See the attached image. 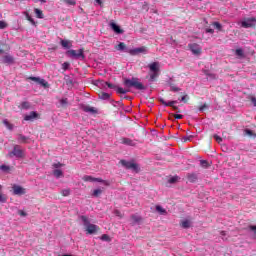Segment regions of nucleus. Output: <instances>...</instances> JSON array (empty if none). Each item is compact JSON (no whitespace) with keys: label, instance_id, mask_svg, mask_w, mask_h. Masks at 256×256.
<instances>
[{"label":"nucleus","instance_id":"f257e3e1","mask_svg":"<svg viewBox=\"0 0 256 256\" xmlns=\"http://www.w3.org/2000/svg\"><path fill=\"white\" fill-rule=\"evenodd\" d=\"M104 85H107L109 89H115L116 93L118 95H126V93H129L131 90V87H134V89H137V91H145V85L139 81V78L133 77L132 79L124 78L123 79V85L127 89H123L122 87H117L115 84H111L109 82H104Z\"/></svg>","mask_w":256,"mask_h":256},{"label":"nucleus","instance_id":"f03ea898","mask_svg":"<svg viewBox=\"0 0 256 256\" xmlns=\"http://www.w3.org/2000/svg\"><path fill=\"white\" fill-rule=\"evenodd\" d=\"M81 220L87 235H97V233L101 231V228L98 225L91 223L89 217L81 216Z\"/></svg>","mask_w":256,"mask_h":256},{"label":"nucleus","instance_id":"7ed1b4c3","mask_svg":"<svg viewBox=\"0 0 256 256\" xmlns=\"http://www.w3.org/2000/svg\"><path fill=\"white\" fill-rule=\"evenodd\" d=\"M148 75L150 77V81H155L157 77H159V73L161 71V65L159 62H153L148 65Z\"/></svg>","mask_w":256,"mask_h":256},{"label":"nucleus","instance_id":"20e7f679","mask_svg":"<svg viewBox=\"0 0 256 256\" xmlns=\"http://www.w3.org/2000/svg\"><path fill=\"white\" fill-rule=\"evenodd\" d=\"M7 157H17V159H23L25 157V150L20 145H14L12 151L7 154Z\"/></svg>","mask_w":256,"mask_h":256},{"label":"nucleus","instance_id":"39448f33","mask_svg":"<svg viewBox=\"0 0 256 256\" xmlns=\"http://www.w3.org/2000/svg\"><path fill=\"white\" fill-rule=\"evenodd\" d=\"M66 55H69L72 59H85V50L83 48L79 50H68Z\"/></svg>","mask_w":256,"mask_h":256},{"label":"nucleus","instance_id":"423d86ee","mask_svg":"<svg viewBox=\"0 0 256 256\" xmlns=\"http://www.w3.org/2000/svg\"><path fill=\"white\" fill-rule=\"evenodd\" d=\"M120 163L126 169H131L132 171H139V165H137V163H135V162L120 160Z\"/></svg>","mask_w":256,"mask_h":256},{"label":"nucleus","instance_id":"0eeeda50","mask_svg":"<svg viewBox=\"0 0 256 256\" xmlns=\"http://www.w3.org/2000/svg\"><path fill=\"white\" fill-rule=\"evenodd\" d=\"M188 49H190L193 55H201L203 53V48L197 43L188 44Z\"/></svg>","mask_w":256,"mask_h":256},{"label":"nucleus","instance_id":"6e6552de","mask_svg":"<svg viewBox=\"0 0 256 256\" xmlns=\"http://www.w3.org/2000/svg\"><path fill=\"white\" fill-rule=\"evenodd\" d=\"M256 18H247L241 23V26L244 27V29H249L250 27H255Z\"/></svg>","mask_w":256,"mask_h":256},{"label":"nucleus","instance_id":"1a4fd4ad","mask_svg":"<svg viewBox=\"0 0 256 256\" xmlns=\"http://www.w3.org/2000/svg\"><path fill=\"white\" fill-rule=\"evenodd\" d=\"M28 79L30 81H34L35 83H37L38 85H41L42 87H49V82L45 81V79H41L39 77H35V76H30L28 77Z\"/></svg>","mask_w":256,"mask_h":256},{"label":"nucleus","instance_id":"9d476101","mask_svg":"<svg viewBox=\"0 0 256 256\" xmlns=\"http://www.w3.org/2000/svg\"><path fill=\"white\" fill-rule=\"evenodd\" d=\"M1 63L4 65H13L15 63V58L9 54L1 57Z\"/></svg>","mask_w":256,"mask_h":256},{"label":"nucleus","instance_id":"9b49d317","mask_svg":"<svg viewBox=\"0 0 256 256\" xmlns=\"http://www.w3.org/2000/svg\"><path fill=\"white\" fill-rule=\"evenodd\" d=\"M128 53L130 55H139L140 53H147V47L146 46H142V47H139V48H134V49H130L128 51Z\"/></svg>","mask_w":256,"mask_h":256},{"label":"nucleus","instance_id":"f8f14e48","mask_svg":"<svg viewBox=\"0 0 256 256\" xmlns=\"http://www.w3.org/2000/svg\"><path fill=\"white\" fill-rule=\"evenodd\" d=\"M12 189H13L14 195H25V193H26L25 188H23L19 185H14L12 187Z\"/></svg>","mask_w":256,"mask_h":256},{"label":"nucleus","instance_id":"ddd939ff","mask_svg":"<svg viewBox=\"0 0 256 256\" xmlns=\"http://www.w3.org/2000/svg\"><path fill=\"white\" fill-rule=\"evenodd\" d=\"M39 117V113L32 111L24 117V121H33Z\"/></svg>","mask_w":256,"mask_h":256},{"label":"nucleus","instance_id":"4468645a","mask_svg":"<svg viewBox=\"0 0 256 256\" xmlns=\"http://www.w3.org/2000/svg\"><path fill=\"white\" fill-rule=\"evenodd\" d=\"M122 145H128L129 147H135V142L129 138L122 137L120 138Z\"/></svg>","mask_w":256,"mask_h":256},{"label":"nucleus","instance_id":"2eb2a0df","mask_svg":"<svg viewBox=\"0 0 256 256\" xmlns=\"http://www.w3.org/2000/svg\"><path fill=\"white\" fill-rule=\"evenodd\" d=\"M110 27L115 33H118V35L123 33V29H121L119 25L115 24V22H110Z\"/></svg>","mask_w":256,"mask_h":256},{"label":"nucleus","instance_id":"dca6fc26","mask_svg":"<svg viewBox=\"0 0 256 256\" xmlns=\"http://www.w3.org/2000/svg\"><path fill=\"white\" fill-rule=\"evenodd\" d=\"M82 110L85 113H92V115H95V113H97V109L95 107H91V106H83Z\"/></svg>","mask_w":256,"mask_h":256},{"label":"nucleus","instance_id":"f3484780","mask_svg":"<svg viewBox=\"0 0 256 256\" xmlns=\"http://www.w3.org/2000/svg\"><path fill=\"white\" fill-rule=\"evenodd\" d=\"M159 101L162 103V105H164V107H174L175 104H177V101L166 102L163 98H160Z\"/></svg>","mask_w":256,"mask_h":256},{"label":"nucleus","instance_id":"a211bd4d","mask_svg":"<svg viewBox=\"0 0 256 256\" xmlns=\"http://www.w3.org/2000/svg\"><path fill=\"white\" fill-rule=\"evenodd\" d=\"M60 44L62 45V47H64V49H71V47L73 46L71 44V41L69 40H61Z\"/></svg>","mask_w":256,"mask_h":256},{"label":"nucleus","instance_id":"6ab92c4d","mask_svg":"<svg viewBox=\"0 0 256 256\" xmlns=\"http://www.w3.org/2000/svg\"><path fill=\"white\" fill-rule=\"evenodd\" d=\"M29 141V137L24 136L23 134H18V143H27Z\"/></svg>","mask_w":256,"mask_h":256},{"label":"nucleus","instance_id":"aec40b11","mask_svg":"<svg viewBox=\"0 0 256 256\" xmlns=\"http://www.w3.org/2000/svg\"><path fill=\"white\" fill-rule=\"evenodd\" d=\"M34 13H35L37 19H44V17H45L43 15V11L41 9H38V8L34 9Z\"/></svg>","mask_w":256,"mask_h":256},{"label":"nucleus","instance_id":"412c9836","mask_svg":"<svg viewBox=\"0 0 256 256\" xmlns=\"http://www.w3.org/2000/svg\"><path fill=\"white\" fill-rule=\"evenodd\" d=\"M97 183H103V185H106V187H109V185H111V182H109V180H103L102 178H94V182Z\"/></svg>","mask_w":256,"mask_h":256},{"label":"nucleus","instance_id":"4be33fe9","mask_svg":"<svg viewBox=\"0 0 256 256\" xmlns=\"http://www.w3.org/2000/svg\"><path fill=\"white\" fill-rule=\"evenodd\" d=\"M187 179L188 181H190V183H195V181H197V174L195 173L188 174Z\"/></svg>","mask_w":256,"mask_h":256},{"label":"nucleus","instance_id":"5701e85b","mask_svg":"<svg viewBox=\"0 0 256 256\" xmlns=\"http://www.w3.org/2000/svg\"><path fill=\"white\" fill-rule=\"evenodd\" d=\"M180 95H181L180 101H182L183 103H188L189 95H187V93L185 92H181Z\"/></svg>","mask_w":256,"mask_h":256},{"label":"nucleus","instance_id":"b1692460","mask_svg":"<svg viewBox=\"0 0 256 256\" xmlns=\"http://www.w3.org/2000/svg\"><path fill=\"white\" fill-rule=\"evenodd\" d=\"M83 181H85L86 183L87 182H90V183H93V182H95V177H93V176H89V175H85V176H83Z\"/></svg>","mask_w":256,"mask_h":256},{"label":"nucleus","instance_id":"393cba45","mask_svg":"<svg viewBox=\"0 0 256 256\" xmlns=\"http://www.w3.org/2000/svg\"><path fill=\"white\" fill-rule=\"evenodd\" d=\"M156 211L160 214V215H167V210H165V208L157 205L156 206Z\"/></svg>","mask_w":256,"mask_h":256},{"label":"nucleus","instance_id":"a878e982","mask_svg":"<svg viewBox=\"0 0 256 256\" xmlns=\"http://www.w3.org/2000/svg\"><path fill=\"white\" fill-rule=\"evenodd\" d=\"M53 175H54V177L59 179L60 177H63V171L60 170V169H56V170L53 171Z\"/></svg>","mask_w":256,"mask_h":256},{"label":"nucleus","instance_id":"bb28decb","mask_svg":"<svg viewBox=\"0 0 256 256\" xmlns=\"http://www.w3.org/2000/svg\"><path fill=\"white\" fill-rule=\"evenodd\" d=\"M126 45H125V43L124 42H120L117 46H115V49L117 50V51H124V49H126Z\"/></svg>","mask_w":256,"mask_h":256},{"label":"nucleus","instance_id":"cd10ccee","mask_svg":"<svg viewBox=\"0 0 256 256\" xmlns=\"http://www.w3.org/2000/svg\"><path fill=\"white\" fill-rule=\"evenodd\" d=\"M20 109H31V104L27 101H24L21 103V105L19 106Z\"/></svg>","mask_w":256,"mask_h":256},{"label":"nucleus","instance_id":"c85d7f7f","mask_svg":"<svg viewBox=\"0 0 256 256\" xmlns=\"http://www.w3.org/2000/svg\"><path fill=\"white\" fill-rule=\"evenodd\" d=\"M5 51H9V46L7 44H0V55L5 53Z\"/></svg>","mask_w":256,"mask_h":256},{"label":"nucleus","instance_id":"c756f323","mask_svg":"<svg viewBox=\"0 0 256 256\" xmlns=\"http://www.w3.org/2000/svg\"><path fill=\"white\" fill-rule=\"evenodd\" d=\"M61 195L62 197H69V195H71V189L67 188V189L61 190Z\"/></svg>","mask_w":256,"mask_h":256},{"label":"nucleus","instance_id":"7c9ffc66","mask_svg":"<svg viewBox=\"0 0 256 256\" xmlns=\"http://www.w3.org/2000/svg\"><path fill=\"white\" fill-rule=\"evenodd\" d=\"M181 227H183V229H189V227H191V222L189 220H184L181 223Z\"/></svg>","mask_w":256,"mask_h":256},{"label":"nucleus","instance_id":"2f4dec72","mask_svg":"<svg viewBox=\"0 0 256 256\" xmlns=\"http://www.w3.org/2000/svg\"><path fill=\"white\" fill-rule=\"evenodd\" d=\"M3 125H5L9 131L13 130V124H11L7 119L3 120Z\"/></svg>","mask_w":256,"mask_h":256},{"label":"nucleus","instance_id":"473e14b6","mask_svg":"<svg viewBox=\"0 0 256 256\" xmlns=\"http://www.w3.org/2000/svg\"><path fill=\"white\" fill-rule=\"evenodd\" d=\"M212 25H213V27H215V29H217L218 31H221V29H223V26H222L221 23H219V22H213Z\"/></svg>","mask_w":256,"mask_h":256},{"label":"nucleus","instance_id":"72a5a7b5","mask_svg":"<svg viewBox=\"0 0 256 256\" xmlns=\"http://www.w3.org/2000/svg\"><path fill=\"white\" fill-rule=\"evenodd\" d=\"M101 193H103V190L101 189H95L92 193L93 197H99V195H101Z\"/></svg>","mask_w":256,"mask_h":256},{"label":"nucleus","instance_id":"f704fd0d","mask_svg":"<svg viewBox=\"0 0 256 256\" xmlns=\"http://www.w3.org/2000/svg\"><path fill=\"white\" fill-rule=\"evenodd\" d=\"M244 133H245V135H248V137H255L254 132L250 129H245Z\"/></svg>","mask_w":256,"mask_h":256},{"label":"nucleus","instance_id":"c9c22d12","mask_svg":"<svg viewBox=\"0 0 256 256\" xmlns=\"http://www.w3.org/2000/svg\"><path fill=\"white\" fill-rule=\"evenodd\" d=\"M200 165L201 167H203L204 169H207V167H209V162L207 160H201L200 161Z\"/></svg>","mask_w":256,"mask_h":256},{"label":"nucleus","instance_id":"e433bc0d","mask_svg":"<svg viewBox=\"0 0 256 256\" xmlns=\"http://www.w3.org/2000/svg\"><path fill=\"white\" fill-rule=\"evenodd\" d=\"M64 2L66 3V5H77V0H64Z\"/></svg>","mask_w":256,"mask_h":256},{"label":"nucleus","instance_id":"4c0bfd02","mask_svg":"<svg viewBox=\"0 0 256 256\" xmlns=\"http://www.w3.org/2000/svg\"><path fill=\"white\" fill-rule=\"evenodd\" d=\"M10 169H11V168H10L9 166H7V165H1V166H0V170H1V171H4V173L9 172Z\"/></svg>","mask_w":256,"mask_h":256},{"label":"nucleus","instance_id":"58836bf2","mask_svg":"<svg viewBox=\"0 0 256 256\" xmlns=\"http://www.w3.org/2000/svg\"><path fill=\"white\" fill-rule=\"evenodd\" d=\"M131 219L134 223H139V221H141V217L137 216V215H132Z\"/></svg>","mask_w":256,"mask_h":256},{"label":"nucleus","instance_id":"ea45409f","mask_svg":"<svg viewBox=\"0 0 256 256\" xmlns=\"http://www.w3.org/2000/svg\"><path fill=\"white\" fill-rule=\"evenodd\" d=\"M170 90L173 91L174 93H177V92L181 91V88H179L175 85H171Z\"/></svg>","mask_w":256,"mask_h":256},{"label":"nucleus","instance_id":"a19ab883","mask_svg":"<svg viewBox=\"0 0 256 256\" xmlns=\"http://www.w3.org/2000/svg\"><path fill=\"white\" fill-rule=\"evenodd\" d=\"M178 179H179L178 176H173V177H171V178L168 180V183H171V184L177 183Z\"/></svg>","mask_w":256,"mask_h":256},{"label":"nucleus","instance_id":"79ce46f5","mask_svg":"<svg viewBox=\"0 0 256 256\" xmlns=\"http://www.w3.org/2000/svg\"><path fill=\"white\" fill-rule=\"evenodd\" d=\"M208 105H207V103H204L203 105H201L199 108H198V111H201V112H203V111H205V109H208Z\"/></svg>","mask_w":256,"mask_h":256},{"label":"nucleus","instance_id":"37998d69","mask_svg":"<svg viewBox=\"0 0 256 256\" xmlns=\"http://www.w3.org/2000/svg\"><path fill=\"white\" fill-rule=\"evenodd\" d=\"M213 137H214L215 141H217V143H222L223 138H221L219 135L214 134Z\"/></svg>","mask_w":256,"mask_h":256},{"label":"nucleus","instance_id":"c03bdc74","mask_svg":"<svg viewBox=\"0 0 256 256\" xmlns=\"http://www.w3.org/2000/svg\"><path fill=\"white\" fill-rule=\"evenodd\" d=\"M26 19H27V21L32 23V25H35V20L29 14H26Z\"/></svg>","mask_w":256,"mask_h":256},{"label":"nucleus","instance_id":"a18cd8bd","mask_svg":"<svg viewBox=\"0 0 256 256\" xmlns=\"http://www.w3.org/2000/svg\"><path fill=\"white\" fill-rule=\"evenodd\" d=\"M101 240H102V241H111V238L109 237V235L103 234V235L101 236Z\"/></svg>","mask_w":256,"mask_h":256},{"label":"nucleus","instance_id":"49530a36","mask_svg":"<svg viewBox=\"0 0 256 256\" xmlns=\"http://www.w3.org/2000/svg\"><path fill=\"white\" fill-rule=\"evenodd\" d=\"M101 99H109V97H111V95H109V93H105L103 92L101 95H100Z\"/></svg>","mask_w":256,"mask_h":256},{"label":"nucleus","instance_id":"de8ad7c7","mask_svg":"<svg viewBox=\"0 0 256 256\" xmlns=\"http://www.w3.org/2000/svg\"><path fill=\"white\" fill-rule=\"evenodd\" d=\"M7 201V197L0 193V203H5Z\"/></svg>","mask_w":256,"mask_h":256},{"label":"nucleus","instance_id":"09e8293b","mask_svg":"<svg viewBox=\"0 0 256 256\" xmlns=\"http://www.w3.org/2000/svg\"><path fill=\"white\" fill-rule=\"evenodd\" d=\"M236 55L238 57H243V49H236Z\"/></svg>","mask_w":256,"mask_h":256},{"label":"nucleus","instance_id":"8fccbe9b","mask_svg":"<svg viewBox=\"0 0 256 256\" xmlns=\"http://www.w3.org/2000/svg\"><path fill=\"white\" fill-rule=\"evenodd\" d=\"M69 62H64L63 64H62V69H64V71H67V69H69Z\"/></svg>","mask_w":256,"mask_h":256},{"label":"nucleus","instance_id":"3c124183","mask_svg":"<svg viewBox=\"0 0 256 256\" xmlns=\"http://www.w3.org/2000/svg\"><path fill=\"white\" fill-rule=\"evenodd\" d=\"M18 215H20V217H27V212L23 210H18Z\"/></svg>","mask_w":256,"mask_h":256},{"label":"nucleus","instance_id":"603ef678","mask_svg":"<svg viewBox=\"0 0 256 256\" xmlns=\"http://www.w3.org/2000/svg\"><path fill=\"white\" fill-rule=\"evenodd\" d=\"M52 167H54V169H59V167H63V164H61L60 162H57V163H54Z\"/></svg>","mask_w":256,"mask_h":256},{"label":"nucleus","instance_id":"864d4df0","mask_svg":"<svg viewBox=\"0 0 256 256\" xmlns=\"http://www.w3.org/2000/svg\"><path fill=\"white\" fill-rule=\"evenodd\" d=\"M7 27V23L5 21H0V29H5Z\"/></svg>","mask_w":256,"mask_h":256},{"label":"nucleus","instance_id":"5fc2aeb1","mask_svg":"<svg viewBox=\"0 0 256 256\" xmlns=\"http://www.w3.org/2000/svg\"><path fill=\"white\" fill-rule=\"evenodd\" d=\"M174 119H183V115L181 114H172Z\"/></svg>","mask_w":256,"mask_h":256},{"label":"nucleus","instance_id":"6e6d98bb","mask_svg":"<svg viewBox=\"0 0 256 256\" xmlns=\"http://www.w3.org/2000/svg\"><path fill=\"white\" fill-rule=\"evenodd\" d=\"M60 103H61V105H67V103H68L67 98L61 99V100H60Z\"/></svg>","mask_w":256,"mask_h":256},{"label":"nucleus","instance_id":"4d7b16f0","mask_svg":"<svg viewBox=\"0 0 256 256\" xmlns=\"http://www.w3.org/2000/svg\"><path fill=\"white\" fill-rule=\"evenodd\" d=\"M251 103H253L254 107H256V98L255 96L250 97Z\"/></svg>","mask_w":256,"mask_h":256},{"label":"nucleus","instance_id":"13d9d810","mask_svg":"<svg viewBox=\"0 0 256 256\" xmlns=\"http://www.w3.org/2000/svg\"><path fill=\"white\" fill-rule=\"evenodd\" d=\"M250 231H253L254 235H256V226H249Z\"/></svg>","mask_w":256,"mask_h":256},{"label":"nucleus","instance_id":"bf43d9fd","mask_svg":"<svg viewBox=\"0 0 256 256\" xmlns=\"http://www.w3.org/2000/svg\"><path fill=\"white\" fill-rule=\"evenodd\" d=\"M206 33H210L211 35H213V33H215V30H213L211 28H207Z\"/></svg>","mask_w":256,"mask_h":256},{"label":"nucleus","instance_id":"052dcab7","mask_svg":"<svg viewBox=\"0 0 256 256\" xmlns=\"http://www.w3.org/2000/svg\"><path fill=\"white\" fill-rule=\"evenodd\" d=\"M183 139H184V143H187V141H191V138H189V137H185Z\"/></svg>","mask_w":256,"mask_h":256},{"label":"nucleus","instance_id":"680f3d73","mask_svg":"<svg viewBox=\"0 0 256 256\" xmlns=\"http://www.w3.org/2000/svg\"><path fill=\"white\" fill-rule=\"evenodd\" d=\"M172 109H174V111H179V107L178 106H173Z\"/></svg>","mask_w":256,"mask_h":256},{"label":"nucleus","instance_id":"e2e57ef3","mask_svg":"<svg viewBox=\"0 0 256 256\" xmlns=\"http://www.w3.org/2000/svg\"><path fill=\"white\" fill-rule=\"evenodd\" d=\"M115 215H120L119 210H116V211H115Z\"/></svg>","mask_w":256,"mask_h":256},{"label":"nucleus","instance_id":"0e129e2a","mask_svg":"<svg viewBox=\"0 0 256 256\" xmlns=\"http://www.w3.org/2000/svg\"><path fill=\"white\" fill-rule=\"evenodd\" d=\"M221 235H225V231H222V232H221Z\"/></svg>","mask_w":256,"mask_h":256},{"label":"nucleus","instance_id":"69168bd1","mask_svg":"<svg viewBox=\"0 0 256 256\" xmlns=\"http://www.w3.org/2000/svg\"><path fill=\"white\" fill-rule=\"evenodd\" d=\"M40 1H42V3H45V0H40Z\"/></svg>","mask_w":256,"mask_h":256},{"label":"nucleus","instance_id":"338daca9","mask_svg":"<svg viewBox=\"0 0 256 256\" xmlns=\"http://www.w3.org/2000/svg\"><path fill=\"white\" fill-rule=\"evenodd\" d=\"M98 3H101V0H97Z\"/></svg>","mask_w":256,"mask_h":256}]
</instances>
